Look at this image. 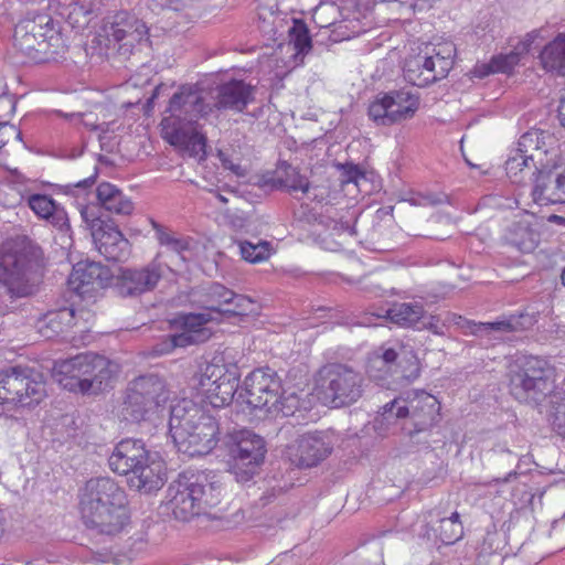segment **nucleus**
Returning a JSON list of instances; mask_svg holds the SVG:
<instances>
[{
  "instance_id": "f257e3e1",
  "label": "nucleus",
  "mask_w": 565,
  "mask_h": 565,
  "mask_svg": "<svg viewBox=\"0 0 565 565\" xmlns=\"http://www.w3.org/2000/svg\"><path fill=\"white\" fill-rule=\"evenodd\" d=\"M44 254L40 245L25 235L0 245V315L14 308L19 299L39 291L43 279Z\"/></svg>"
},
{
  "instance_id": "f03ea898",
  "label": "nucleus",
  "mask_w": 565,
  "mask_h": 565,
  "mask_svg": "<svg viewBox=\"0 0 565 565\" xmlns=\"http://www.w3.org/2000/svg\"><path fill=\"white\" fill-rule=\"evenodd\" d=\"M79 508L86 527L102 535L115 536L130 523L125 490L109 477L86 481Z\"/></svg>"
},
{
  "instance_id": "7ed1b4c3",
  "label": "nucleus",
  "mask_w": 565,
  "mask_h": 565,
  "mask_svg": "<svg viewBox=\"0 0 565 565\" xmlns=\"http://www.w3.org/2000/svg\"><path fill=\"white\" fill-rule=\"evenodd\" d=\"M169 431L179 450L190 457L210 454L221 434L217 420L186 398L171 406Z\"/></svg>"
},
{
  "instance_id": "20e7f679",
  "label": "nucleus",
  "mask_w": 565,
  "mask_h": 565,
  "mask_svg": "<svg viewBox=\"0 0 565 565\" xmlns=\"http://www.w3.org/2000/svg\"><path fill=\"white\" fill-rule=\"evenodd\" d=\"M108 465L115 473L130 476L129 486L140 492L157 491L167 481L164 461L158 452L147 449L142 439H121L109 456Z\"/></svg>"
},
{
  "instance_id": "39448f33",
  "label": "nucleus",
  "mask_w": 565,
  "mask_h": 565,
  "mask_svg": "<svg viewBox=\"0 0 565 565\" xmlns=\"http://www.w3.org/2000/svg\"><path fill=\"white\" fill-rule=\"evenodd\" d=\"M206 471L188 469L179 473L167 491L168 504L177 520L189 521L206 513L221 501V486Z\"/></svg>"
},
{
  "instance_id": "423d86ee",
  "label": "nucleus",
  "mask_w": 565,
  "mask_h": 565,
  "mask_svg": "<svg viewBox=\"0 0 565 565\" xmlns=\"http://www.w3.org/2000/svg\"><path fill=\"white\" fill-rule=\"evenodd\" d=\"M13 46L35 63L57 61L67 50L61 29L46 13L20 20L14 26Z\"/></svg>"
},
{
  "instance_id": "0eeeda50",
  "label": "nucleus",
  "mask_w": 565,
  "mask_h": 565,
  "mask_svg": "<svg viewBox=\"0 0 565 565\" xmlns=\"http://www.w3.org/2000/svg\"><path fill=\"white\" fill-rule=\"evenodd\" d=\"M114 364L96 353H83L55 362L53 377L68 392L98 395L111 387Z\"/></svg>"
},
{
  "instance_id": "6e6552de",
  "label": "nucleus",
  "mask_w": 565,
  "mask_h": 565,
  "mask_svg": "<svg viewBox=\"0 0 565 565\" xmlns=\"http://www.w3.org/2000/svg\"><path fill=\"white\" fill-rule=\"evenodd\" d=\"M509 390L520 403L540 406L555 393V369L544 358L524 356L510 371Z\"/></svg>"
},
{
  "instance_id": "1a4fd4ad",
  "label": "nucleus",
  "mask_w": 565,
  "mask_h": 565,
  "mask_svg": "<svg viewBox=\"0 0 565 565\" xmlns=\"http://www.w3.org/2000/svg\"><path fill=\"white\" fill-rule=\"evenodd\" d=\"M536 323L534 315L521 312L511 315L509 318L493 322H476L456 313L447 312L443 318L440 315L422 313L420 323L417 330H428L437 335H444L450 324L457 326L465 334H472L480 338L491 337L503 339V334L529 330Z\"/></svg>"
},
{
  "instance_id": "9d476101",
  "label": "nucleus",
  "mask_w": 565,
  "mask_h": 565,
  "mask_svg": "<svg viewBox=\"0 0 565 565\" xmlns=\"http://www.w3.org/2000/svg\"><path fill=\"white\" fill-rule=\"evenodd\" d=\"M363 385L362 373L344 363H327L316 375L319 398L334 408L354 404L363 394Z\"/></svg>"
},
{
  "instance_id": "9b49d317",
  "label": "nucleus",
  "mask_w": 565,
  "mask_h": 565,
  "mask_svg": "<svg viewBox=\"0 0 565 565\" xmlns=\"http://www.w3.org/2000/svg\"><path fill=\"white\" fill-rule=\"evenodd\" d=\"M46 396L44 375L29 366H13L0 372V411L34 407Z\"/></svg>"
},
{
  "instance_id": "f8f14e48",
  "label": "nucleus",
  "mask_w": 565,
  "mask_h": 565,
  "mask_svg": "<svg viewBox=\"0 0 565 565\" xmlns=\"http://www.w3.org/2000/svg\"><path fill=\"white\" fill-rule=\"evenodd\" d=\"M241 371L236 363L226 362L224 354L215 355L193 376V382L214 408L236 403Z\"/></svg>"
},
{
  "instance_id": "ddd939ff",
  "label": "nucleus",
  "mask_w": 565,
  "mask_h": 565,
  "mask_svg": "<svg viewBox=\"0 0 565 565\" xmlns=\"http://www.w3.org/2000/svg\"><path fill=\"white\" fill-rule=\"evenodd\" d=\"M224 443L228 449L230 472L236 481L247 482L259 473L267 454L266 441L260 435L242 429L227 434Z\"/></svg>"
},
{
  "instance_id": "4468645a",
  "label": "nucleus",
  "mask_w": 565,
  "mask_h": 565,
  "mask_svg": "<svg viewBox=\"0 0 565 565\" xmlns=\"http://www.w3.org/2000/svg\"><path fill=\"white\" fill-rule=\"evenodd\" d=\"M211 111L212 107L205 103L203 96L194 86L183 85L169 100L160 122L161 132L170 130L171 137L179 142L184 137L180 128L199 125L198 120Z\"/></svg>"
},
{
  "instance_id": "2eb2a0df",
  "label": "nucleus",
  "mask_w": 565,
  "mask_h": 565,
  "mask_svg": "<svg viewBox=\"0 0 565 565\" xmlns=\"http://www.w3.org/2000/svg\"><path fill=\"white\" fill-rule=\"evenodd\" d=\"M455 55L456 45L452 42L426 46L424 53L406 61L405 77L414 86L426 87L448 75Z\"/></svg>"
},
{
  "instance_id": "dca6fc26",
  "label": "nucleus",
  "mask_w": 565,
  "mask_h": 565,
  "mask_svg": "<svg viewBox=\"0 0 565 565\" xmlns=\"http://www.w3.org/2000/svg\"><path fill=\"white\" fill-rule=\"evenodd\" d=\"M419 105V95L412 89H393L376 95L367 108V116L376 126L388 127L412 119Z\"/></svg>"
},
{
  "instance_id": "f3484780",
  "label": "nucleus",
  "mask_w": 565,
  "mask_h": 565,
  "mask_svg": "<svg viewBox=\"0 0 565 565\" xmlns=\"http://www.w3.org/2000/svg\"><path fill=\"white\" fill-rule=\"evenodd\" d=\"M281 381L276 371L270 367H260L252 371L244 381V386L236 397V405L249 411L273 409L279 401Z\"/></svg>"
},
{
  "instance_id": "a211bd4d",
  "label": "nucleus",
  "mask_w": 565,
  "mask_h": 565,
  "mask_svg": "<svg viewBox=\"0 0 565 565\" xmlns=\"http://www.w3.org/2000/svg\"><path fill=\"white\" fill-rule=\"evenodd\" d=\"M83 222L90 231L94 244L102 256L108 262H124L130 254L129 241L113 222L103 218L96 206H84L81 210Z\"/></svg>"
},
{
  "instance_id": "6ab92c4d",
  "label": "nucleus",
  "mask_w": 565,
  "mask_h": 565,
  "mask_svg": "<svg viewBox=\"0 0 565 565\" xmlns=\"http://www.w3.org/2000/svg\"><path fill=\"white\" fill-rule=\"evenodd\" d=\"M148 34L146 23L127 11L108 17L98 32V43L106 49H117L121 54L131 53Z\"/></svg>"
},
{
  "instance_id": "aec40b11",
  "label": "nucleus",
  "mask_w": 565,
  "mask_h": 565,
  "mask_svg": "<svg viewBox=\"0 0 565 565\" xmlns=\"http://www.w3.org/2000/svg\"><path fill=\"white\" fill-rule=\"evenodd\" d=\"M164 252H159L147 265L138 268H120L115 277V289L121 297H138L152 291L167 271L173 269L163 258Z\"/></svg>"
},
{
  "instance_id": "412c9836",
  "label": "nucleus",
  "mask_w": 565,
  "mask_h": 565,
  "mask_svg": "<svg viewBox=\"0 0 565 565\" xmlns=\"http://www.w3.org/2000/svg\"><path fill=\"white\" fill-rule=\"evenodd\" d=\"M195 301L211 312L224 316H246L253 312L254 301L244 295L235 294L218 282H207L194 292Z\"/></svg>"
},
{
  "instance_id": "4be33fe9",
  "label": "nucleus",
  "mask_w": 565,
  "mask_h": 565,
  "mask_svg": "<svg viewBox=\"0 0 565 565\" xmlns=\"http://www.w3.org/2000/svg\"><path fill=\"white\" fill-rule=\"evenodd\" d=\"M335 434L332 430H316L298 435L288 446L290 461L300 469L317 467L333 451Z\"/></svg>"
},
{
  "instance_id": "5701e85b",
  "label": "nucleus",
  "mask_w": 565,
  "mask_h": 565,
  "mask_svg": "<svg viewBox=\"0 0 565 565\" xmlns=\"http://www.w3.org/2000/svg\"><path fill=\"white\" fill-rule=\"evenodd\" d=\"M211 319L210 312L179 315L173 319V324L180 329V332L170 334L161 343L162 348L158 349V352L168 353L175 348H185L207 341L212 335V331L206 327V323Z\"/></svg>"
},
{
  "instance_id": "b1692460",
  "label": "nucleus",
  "mask_w": 565,
  "mask_h": 565,
  "mask_svg": "<svg viewBox=\"0 0 565 565\" xmlns=\"http://www.w3.org/2000/svg\"><path fill=\"white\" fill-rule=\"evenodd\" d=\"M543 220L534 213L524 211L519 217L508 224L501 235L504 246L522 254L534 252L541 243Z\"/></svg>"
},
{
  "instance_id": "393cba45",
  "label": "nucleus",
  "mask_w": 565,
  "mask_h": 565,
  "mask_svg": "<svg viewBox=\"0 0 565 565\" xmlns=\"http://www.w3.org/2000/svg\"><path fill=\"white\" fill-rule=\"evenodd\" d=\"M404 404L407 406V423L403 431L414 434L428 430L439 417L440 404L438 399L425 391H407L403 393Z\"/></svg>"
},
{
  "instance_id": "a878e982",
  "label": "nucleus",
  "mask_w": 565,
  "mask_h": 565,
  "mask_svg": "<svg viewBox=\"0 0 565 565\" xmlns=\"http://www.w3.org/2000/svg\"><path fill=\"white\" fill-rule=\"evenodd\" d=\"M315 18L322 23L321 26H333L331 38L334 42L350 40L366 31L359 14L354 13L350 18L349 14H345V10L333 1L322 0L316 8Z\"/></svg>"
},
{
  "instance_id": "bb28decb",
  "label": "nucleus",
  "mask_w": 565,
  "mask_h": 565,
  "mask_svg": "<svg viewBox=\"0 0 565 565\" xmlns=\"http://www.w3.org/2000/svg\"><path fill=\"white\" fill-rule=\"evenodd\" d=\"M109 277V269L99 263L81 262L73 267L68 284L75 292L86 295L105 288Z\"/></svg>"
},
{
  "instance_id": "cd10ccee",
  "label": "nucleus",
  "mask_w": 565,
  "mask_h": 565,
  "mask_svg": "<svg viewBox=\"0 0 565 565\" xmlns=\"http://www.w3.org/2000/svg\"><path fill=\"white\" fill-rule=\"evenodd\" d=\"M254 87L243 79H231L215 88L214 107L242 113L254 100Z\"/></svg>"
},
{
  "instance_id": "c85d7f7f",
  "label": "nucleus",
  "mask_w": 565,
  "mask_h": 565,
  "mask_svg": "<svg viewBox=\"0 0 565 565\" xmlns=\"http://www.w3.org/2000/svg\"><path fill=\"white\" fill-rule=\"evenodd\" d=\"M126 391L136 398L149 403L154 409L164 405L170 398L166 381L158 374H145L130 381Z\"/></svg>"
},
{
  "instance_id": "c756f323",
  "label": "nucleus",
  "mask_w": 565,
  "mask_h": 565,
  "mask_svg": "<svg viewBox=\"0 0 565 565\" xmlns=\"http://www.w3.org/2000/svg\"><path fill=\"white\" fill-rule=\"evenodd\" d=\"M126 391L136 398L149 403L154 409L164 405L170 398L166 381L158 374H145L130 381Z\"/></svg>"
},
{
  "instance_id": "7c9ffc66",
  "label": "nucleus",
  "mask_w": 565,
  "mask_h": 565,
  "mask_svg": "<svg viewBox=\"0 0 565 565\" xmlns=\"http://www.w3.org/2000/svg\"><path fill=\"white\" fill-rule=\"evenodd\" d=\"M535 178L533 180L532 199L539 205L564 203L563 192L557 185L558 180L554 172V163L534 167Z\"/></svg>"
},
{
  "instance_id": "2f4dec72",
  "label": "nucleus",
  "mask_w": 565,
  "mask_h": 565,
  "mask_svg": "<svg viewBox=\"0 0 565 565\" xmlns=\"http://www.w3.org/2000/svg\"><path fill=\"white\" fill-rule=\"evenodd\" d=\"M29 207L40 217L47 221L62 235L71 233V225L65 209L46 194H31L28 198Z\"/></svg>"
},
{
  "instance_id": "473e14b6",
  "label": "nucleus",
  "mask_w": 565,
  "mask_h": 565,
  "mask_svg": "<svg viewBox=\"0 0 565 565\" xmlns=\"http://www.w3.org/2000/svg\"><path fill=\"white\" fill-rule=\"evenodd\" d=\"M74 320V310L63 307L41 316L35 322V328L42 338L51 340L67 331Z\"/></svg>"
},
{
  "instance_id": "72a5a7b5",
  "label": "nucleus",
  "mask_w": 565,
  "mask_h": 565,
  "mask_svg": "<svg viewBox=\"0 0 565 565\" xmlns=\"http://www.w3.org/2000/svg\"><path fill=\"white\" fill-rule=\"evenodd\" d=\"M98 205L115 215H130L134 211L132 201L120 189L109 182H102L96 188Z\"/></svg>"
},
{
  "instance_id": "f704fd0d",
  "label": "nucleus",
  "mask_w": 565,
  "mask_h": 565,
  "mask_svg": "<svg viewBox=\"0 0 565 565\" xmlns=\"http://www.w3.org/2000/svg\"><path fill=\"white\" fill-rule=\"evenodd\" d=\"M396 359L397 352L392 348L384 349L382 353H374L366 366L370 379L381 386L391 387L394 384Z\"/></svg>"
},
{
  "instance_id": "c9c22d12",
  "label": "nucleus",
  "mask_w": 565,
  "mask_h": 565,
  "mask_svg": "<svg viewBox=\"0 0 565 565\" xmlns=\"http://www.w3.org/2000/svg\"><path fill=\"white\" fill-rule=\"evenodd\" d=\"M151 224L160 245L164 246L167 250L172 254V259L169 265L172 267V265L178 266L184 264L186 260L185 253L190 250V239L184 236L174 235V233L168 231L153 220H151Z\"/></svg>"
},
{
  "instance_id": "e433bc0d",
  "label": "nucleus",
  "mask_w": 565,
  "mask_h": 565,
  "mask_svg": "<svg viewBox=\"0 0 565 565\" xmlns=\"http://www.w3.org/2000/svg\"><path fill=\"white\" fill-rule=\"evenodd\" d=\"M273 186L284 188L289 193L301 192L302 194H309L311 183L295 167L286 161H281L277 167V178L273 179Z\"/></svg>"
},
{
  "instance_id": "4c0bfd02",
  "label": "nucleus",
  "mask_w": 565,
  "mask_h": 565,
  "mask_svg": "<svg viewBox=\"0 0 565 565\" xmlns=\"http://www.w3.org/2000/svg\"><path fill=\"white\" fill-rule=\"evenodd\" d=\"M407 422V406L404 404L402 393L383 406L382 413L375 418V427L388 430L391 427L398 426L403 430V426L409 425Z\"/></svg>"
},
{
  "instance_id": "58836bf2",
  "label": "nucleus",
  "mask_w": 565,
  "mask_h": 565,
  "mask_svg": "<svg viewBox=\"0 0 565 565\" xmlns=\"http://www.w3.org/2000/svg\"><path fill=\"white\" fill-rule=\"evenodd\" d=\"M543 67L565 76V33L557 34L540 53Z\"/></svg>"
},
{
  "instance_id": "ea45409f",
  "label": "nucleus",
  "mask_w": 565,
  "mask_h": 565,
  "mask_svg": "<svg viewBox=\"0 0 565 565\" xmlns=\"http://www.w3.org/2000/svg\"><path fill=\"white\" fill-rule=\"evenodd\" d=\"M537 131V148L534 152L529 153V158L533 168L539 166H546L552 163L558 157V143L556 138L548 131L536 129Z\"/></svg>"
},
{
  "instance_id": "a19ab883",
  "label": "nucleus",
  "mask_w": 565,
  "mask_h": 565,
  "mask_svg": "<svg viewBox=\"0 0 565 565\" xmlns=\"http://www.w3.org/2000/svg\"><path fill=\"white\" fill-rule=\"evenodd\" d=\"M424 307L420 303L401 302L395 303L387 310V318L401 327L414 328L417 330L420 323Z\"/></svg>"
},
{
  "instance_id": "79ce46f5",
  "label": "nucleus",
  "mask_w": 565,
  "mask_h": 565,
  "mask_svg": "<svg viewBox=\"0 0 565 565\" xmlns=\"http://www.w3.org/2000/svg\"><path fill=\"white\" fill-rule=\"evenodd\" d=\"M184 137L179 142L174 141L170 130L162 131V138L171 146L180 147L189 150L192 154L198 156L200 152L205 153L206 137L199 131V125L192 127L180 128Z\"/></svg>"
},
{
  "instance_id": "37998d69",
  "label": "nucleus",
  "mask_w": 565,
  "mask_h": 565,
  "mask_svg": "<svg viewBox=\"0 0 565 565\" xmlns=\"http://www.w3.org/2000/svg\"><path fill=\"white\" fill-rule=\"evenodd\" d=\"M157 412L149 403H145L141 398H136L125 391L121 404V415L125 420L130 423L147 422Z\"/></svg>"
},
{
  "instance_id": "c03bdc74",
  "label": "nucleus",
  "mask_w": 565,
  "mask_h": 565,
  "mask_svg": "<svg viewBox=\"0 0 565 565\" xmlns=\"http://www.w3.org/2000/svg\"><path fill=\"white\" fill-rule=\"evenodd\" d=\"M420 374V366L417 356L413 352H397L394 367V384L411 383Z\"/></svg>"
},
{
  "instance_id": "a18cd8bd",
  "label": "nucleus",
  "mask_w": 565,
  "mask_h": 565,
  "mask_svg": "<svg viewBox=\"0 0 565 565\" xmlns=\"http://www.w3.org/2000/svg\"><path fill=\"white\" fill-rule=\"evenodd\" d=\"M531 160L527 154H522L515 150V153L505 161V172L512 183L521 184L527 175H534L535 169L532 171Z\"/></svg>"
},
{
  "instance_id": "49530a36",
  "label": "nucleus",
  "mask_w": 565,
  "mask_h": 565,
  "mask_svg": "<svg viewBox=\"0 0 565 565\" xmlns=\"http://www.w3.org/2000/svg\"><path fill=\"white\" fill-rule=\"evenodd\" d=\"M546 416L553 430L565 438V391L552 395Z\"/></svg>"
},
{
  "instance_id": "de8ad7c7",
  "label": "nucleus",
  "mask_w": 565,
  "mask_h": 565,
  "mask_svg": "<svg viewBox=\"0 0 565 565\" xmlns=\"http://www.w3.org/2000/svg\"><path fill=\"white\" fill-rule=\"evenodd\" d=\"M291 22L292 25L288 30L290 42L294 43L297 55H306L313 49L308 26L300 19L292 18Z\"/></svg>"
},
{
  "instance_id": "09e8293b",
  "label": "nucleus",
  "mask_w": 565,
  "mask_h": 565,
  "mask_svg": "<svg viewBox=\"0 0 565 565\" xmlns=\"http://www.w3.org/2000/svg\"><path fill=\"white\" fill-rule=\"evenodd\" d=\"M95 9L96 4L93 0H74L66 8L67 21L73 28L83 26L89 22L88 15Z\"/></svg>"
},
{
  "instance_id": "8fccbe9b",
  "label": "nucleus",
  "mask_w": 565,
  "mask_h": 565,
  "mask_svg": "<svg viewBox=\"0 0 565 565\" xmlns=\"http://www.w3.org/2000/svg\"><path fill=\"white\" fill-rule=\"evenodd\" d=\"M239 250L242 257L252 264L266 260L271 253L270 243L259 239L257 243L250 241H243L239 243Z\"/></svg>"
},
{
  "instance_id": "3c124183",
  "label": "nucleus",
  "mask_w": 565,
  "mask_h": 565,
  "mask_svg": "<svg viewBox=\"0 0 565 565\" xmlns=\"http://www.w3.org/2000/svg\"><path fill=\"white\" fill-rule=\"evenodd\" d=\"M519 62L520 54L516 52L493 56L490 63L486 66L487 72H484L482 75L490 73H510L514 66L519 64Z\"/></svg>"
},
{
  "instance_id": "603ef678",
  "label": "nucleus",
  "mask_w": 565,
  "mask_h": 565,
  "mask_svg": "<svg viewBox=\"0 0 565 565\" xmlns=\"http://www.w3.org/2000/svg\"><path fill=\"white\" fill-rule=\"evenodd\" d=\"M300 407V397L297 393L279 392V401L273 405L268 414L281 413L282 416H291Z\"/></svg>"
},
{
  "instance_id": "864d4df0",
  "label": "nucleus",
  "mask_w": 565,
  "mask_h": 565,
  "mask_svg": "<svg viewBox=\"0 0 565 565\" xmlns=\"http://www.w3.org/2000/svg\"><path fill=\"white\" fill-rule=\"evenodd\" d=\"M463 535V527L461 523L454 521L440 520L439 524V539L444 544H454Z\"/></svg>"
},
{
  "instance_id": "5fc2aeb1",
  "label": "nucleus",
  "mask_w": 565,
  "mask_h": 565,
  "mask_svg": "<svg viewBox=\"0 0 565 565\" xmlns=\"http://www.w3.org/2000/svg\"><path fill=\"white\" fill-rule=\"evenodd\" d=\"M111 552L106 547H102L98 550H93L90 547H82L78 552V557L84 563H108L111 559Z\"/></svg>"
},
{
  "instance_id": "6e6d98bb",
  "label": "nucleus",
  "mask_w": 565,
  "mask_h": 565,
  "mask_svg": "<svg viewBox=\"0 0 565 565\" xmlns=\"http://www.w3.org/2000/svg\"><path fill=\"white\" fill-rule=\"evenodd\" d=\"M58 114L68 120L78 119L86 128H88L90 130H100L103 134H106L109 130L108 122L96 124V120L88 119L87 117H92V114H89V115H86L83 113L66 114V113H62V111H58Z\"/></svg>"
},
{
  "instance_id": "4d7b16f0",
  "label": "nucleus",
  "mask_w": 565,
  "mask_h": 565,
  "mask_svg": "<svg viewBox=\"0 0 565 565\" xmlns=\"http://www.w3.org/2000/svg\"><path fill=\"white\" fill-rule=\"evenodd\" d=\"M537 148V131L536 129H531L524 132L519 141L516 151L522 154H529L534 152Z\"/></svg>"
},
{
  "instance_id": "13d9d810",
  "label": "nucleus",
  "mask_w": 565,
  "mask_h": 565,
  "mask_svg": "<svg viewBox=\"0 0 565 565\" xmlns=\"http://www.w3.org/2000/svg\"><path fill=\"white\" fill-rule=\"evenodd\" d=\"M342 169V183H355L358 184L359 179H364L365 174L359 166L354 163H344L341 166Z\"/></svg>"
},
{
  "instance_id": "bf43d9fd",
  "label": "nucleus",
  "mask_w": 565,
  "mask_h": 565,
  "mask_svg": "<svg viewBox=\"0 0 565 565\" xmlns=\"http://www.w3.org/2000/svg\"><path fill=\"white\" fill-rule=\"evenodd\" d=\"M554 163V172L558 180V186L563 192V200L565 203V158L558 157L556 160H553Z\"/></svg>"
},
{
  "instance_id": "052dcab7",
  "label": "nucleus",
  "mask_w": 565,
  "mask_h": 565,
  "mask_svg": "<svg viewBox=\"0 0 565 565\" xmlns=\"http://www.w3.org/2000/svg\"><path fill=\"white\" fill-rule=\"evenodd\" d=\"M15 134V126L7 121L0 122V150L8 143Z\"/></svg>"
},
{
  "instance_id": "680f3d73",
  "label": "nucleus",
  "mask_w": 565,
  "mask_h": 565,
  "mask_svg": "<svg viewBox=\"0 0 565 565\" xmlns=\"http://www.w3.org/2000/svg\"><path fill=\"white\" fill-rule=\"evenodd\" d=\"M491 451L502 457L503 459H508L509 461H514L516 459V456L513 455L511 450H509L504 445H495Z\"/></svg>"
},
{
  "instance_id": "e2e57ef3",
  "label": "nucleus",
  "mask_w": 565,
  "mask_h": 565,
  "mask_svg": "<svg viewBox=\"0 0 565 565\" xmlns=\"http://www.w3.org/2000/svg\"><path fill=\"white\" fill-rule=\"evenodd\" d=\"M162 86L159 85L157 86L151 96L147 99L145 106H143V111H145V115L149 116L150 113L152 111L153 109V105H154V100L158 98L159 94H160V90H161Z\"/></svg>"
},
{
  "instance_id": "0e129e2a",
  "label": "nucleus",
  "mask_w": 565,
  "mask_h": 565,
  "mask_svg": "<svg viewBox=\"0 0 565 565\" xmlns=\"http://www.w3.org/2000/svg\"><path fill=\"white\" fill-rule=\"evenodd\" d=\"M97 175H98V168L96 167L94 170V173L90 177H88L82 181H78L77 183L74 184V186L77 189L86 190L87 188H90L93 184H95Z\"/></svg>"
},
{
  "instance_id": "69168bd1",
  "label": "nucleus",
  "mask_w": 565,
  "mask_h": 565,
  "mask_svg": "<svg viewBox=\"0 0 565 565\" xmlns=\"http://www.w3.org/2000/svg\"><path fill=\"white\" fill-rule=\"evenodd\" d=\"M295 435V426L291 424L284 425L277 436L281 440H287Z\"/></svg>"
},
{
  "instance_id": "338daca9",
  "label": "nucleus",
  "mask_w": 565,
  "mask_h": 565,
  "mask_svg": "<svg viewBox=\"0 0 565 565\" xmlns=\"http://www.w3.org/2000/svg\"><path fill=\"white\" fill-rule=\"evenodd\" d=\"M319 186H312L310 189V193L306 194L308 199L312 202H322L324 200V193L318 192Z\"/></svg>"
},
{
  "instance_id": "774afa93",
  "label": "nucleus",
  "mask_w": 565,
  "mask_h": 565,
  "mask_svg": "<svg viewBox=\"0 0 565 565\" xmlns=\"http://www.w3.org/2000/svg\"><path fill=\"white\" fill-rule=\"evenodd\" d=\"M558 118L561 125L565 128V97L561 100L558 106Z\"/></svg>"
}]
</instances>
